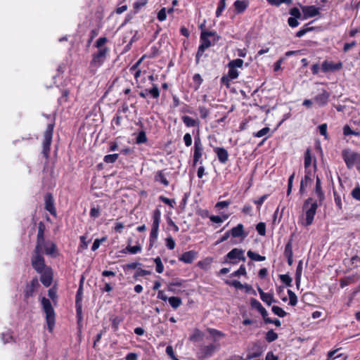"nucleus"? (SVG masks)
Instances as JSON below:
<instances>
[{
  "label": "nucleus",
  "mask_w": 360,
  "mask_h": 360,
  "mask_svg": "<svg viewBox=\"0 0 360 360\" xmlns=\"http://www.w3.org/2000/svg\"><path fill=\"white\" fill-rule=\"evenodd\" d=\"M314 193L317 198L316 200L319 201V205H321L323 201L325 199V195L322 191L321 179L319 178L318 176H316V186H315Z\"/></svg>",
  "instance_id": "bb28decb"
},
{
  "label": "nucleus",
  "mask_w": 360,
  "mask_h": 360,
  "mask_svg": "<svg viewBox=\"0 0 360 360\" xmlns=\"http://www.w3.org/2000/svg\"><path fill=\"white\" fill-rule=\"evenodd\" d=\"M246 275H247L246 268H245V265L242 264V265H240V266L239 267V269L238 270L233 271L231 274V277H238L240 276H246Z\"/></svg>",
  "instance_id": "a18cd8bd"
},
{
  "label": "nucleus",
  "mask_w": 360,
  "mask_h": 360,
  "mask_svg": "<svg viewBox=\"0 0 360 360\" xmlns=\"http://www.w3.org/2000/svg\"><path fill=\"white\" fill-rule=\"evenodd\" d=\"M225 283L236 288V289H243V284H242L238 280H233V281H226Z\"/></svg>",
  "instance_id": "4d7b16f0"
},
{
  "label": "nucleus",
  "mask_w": 360,
  "mask_h": 360,
  "mask_svg": "<svg viewBox=\"0 0 360 360\" xmlns=\"http://www.w3.org/2000/svg\"><path fill=\"white\" fill-rule=\"evenodd\" d=\"M100 207L98 206L97 207H93L91 208L89 215L91 218H98L100 216Z\"/></svg>",
  "instance_id": "774afa93"
},
{
  "label": "nucleus",
  "mask_w": 360,
  "mask_h": 360,
  "mask_svg": "<svg viewBox=\"0 0 360 360\" xmlns=\"http://www.w3.org/2000/svg\"><path fill=\"white\" fill-rule=\"evenodd\" d=\"M148 141L146 132L144 131H141L139 132L136 138V143L137 144H141L145 143Z\"/></svg>",
  "instance_id": "49530a36"
},
{
  "label": "nucleus",
  "mask_w": 360,
  "mask_h": 360,
  "mask_svg": "<svg viewBox=\"0 0 360 360\" xmlns=\"http://www.w3.org/2000/svg\"><path fill=\"white\" fill-rule=\"evenodd\" d=\"M342 158L344 160L347 167L352 169L354 166L356 167L357 165L360 162V153L347 148L342 151Z\"/></svg>",
  "instance_id": "6e6552de"
},
{
  "label": "nucleus",
  "mask_w": 360,
  "mask_h": 360,
  "mask_svg": "<svg viewBox=\"0 0 360 360\" xmlns=\"http://www.w3.org/2000/svg\"><path fill=\"white\" fill-rule=\"evenodd\" d=\"M46 230V226L43 221H39L38 224V231L37 236V244L36 246L44 247L45 245V238L44 232Z\"/></svg>",
  "instance_id": "412c9836"
},
{
  "label": "nucleus",
  "mask_w": 360,
  "mask_h": 360,
  "mask_svg": "<svg viewBox=\"0 0 360 360\" xmlns=\"http://www.w3.org/2000/svg\"><path fill=\"white\" fill-rule=\"evenodd\" d=\"M219 345H215L214 343L209 344L207 345L202 346L199 349V352L198 353V357L202 359L208 358L214 353V352L218 349Z\"/></svg>",
  "instance_id": "ddd939ff"
},
{
  "label": "nucleus",
  "mask_w": 360,
  "mask_h": 360,
  "mask_svg": "<svg viewBox=\"0 0 360 360\" xmlns=\"http://www.w3.org/2000/svg\"><path fill=\"white\" fill-rule=\"evenodd\" d=\"M75 308L77 323L79 324L82 320V303L75 302Z\"/></svg>",
  "instance_id": "a19ab883"
},
{
  "label": "nucleus",
  "mask_w": 360,
  "mask_h": 360,
  "mask_svg": "<svg viewBox=\"0 0 360 360\" xmlns=\"http://www.w3.org/2000/svg\"><path fill=\"white\" fill-rule=\"evenodd\" d=\"M167 300L170 306L174 309H177L182 304L181 299L179 297H170Z\"/></svg>",
  "instance_id": "f704fd0d"
},
{
  "label": "nucleus",
  "mask_w": 360,
  "mask_h": 360,
  "mask_svg": "<svg viewBox=\"0 0 360 360\" xmlns=\"http://www.w3.org/2000/svg\"><path fill=\"white\" fill-rule=\"evenodd\" d=\"M159 200L171 207H174L176 204L174 199H169L164 195H160Z\"/></svg>",
  "instance_id": "052dcab7"
},
{
  "label": "nucleus",
  "mask_w": 360,
  "mask_h": 360,
  "mask_svg": "<svg viewBox=\"0 0 360 360\" xmlns=\"http://www.w3.org/2000/svg\"><path fill=\"white\" fill-rule=\"evenodd\" d=\"M70 95V91L68 89H64L61 91V96L58 98V103L60 105H62L63 103H65L68 102V98Z\"/></svg>",
  "instance_id": "58836bf2"
},
{
  "label": "nucleus",
  "mask_w": 360,
  "mask_h": 360,
  "mask_svg": "<svg viewBox=\"0 0 360 360\" xmlns=\"http://www.w3.org/2000/svg\"><path fill=\"white\" fill-rule=\"evenodd\" d=\"M47 255H50L52 257H56L58 255V249L56 245L51 241H45V245L43 248V250Z\"/></svg>",
  "instance_id": "5701e85b"
},
{
  "label": "nucleus",
  "mask_w": 360,
  "mask_h": 360,
  "mask_svg": "<svg viewBox=\"0 0 360 360\" xmlns=\"http://www.w3.org/2000/svg\"><path fill=\"white\" fill-rule=\"evenodd\" d=\"M226 259H230V262L231 264H237L236 261H232L234 259H238L239 260L245 261V257H244V251L242 249L233 248L226 255Z\"/></svg>",
  "instance_id": "f3484780"
},
{
  "label": "nucleus",
  "mask_w": 360,
  "mask_h": 360,
  "mask_svg": "<svg viewBox=\"0 0 360 360\" xmlns=\"http://www.w3.org/2000/svg\"><path fill=\"white\" fill-rule=\"evenodd\" d=\"M279 278L287 287L292 286V279L288 274H281L279 275Z\"/></svg>",
  "instance_id": "c03bdc74"
},
{
  "label": "nucleus",
  "mask_w": 360,
  "mask_h": 360,
  "mask_svg": "<svg viewBox=\"0 0 360 360\" xmlns=\"http://www.w3.org/2000/svg\"><path fill=\"white\" fill-rule=\"evenodd\" d=\"M270 128L268 127H264L262 129L259 130L257 132L253 134V136L255 137H262L264 136L268 135V136H270Z\"/></svg>",
  "instance_id": "3c124183"
},
{
  "label": "nucleus",
  "mask_w": 360,
  "mask_h": 360,
  "mask_svg": "<svg viewBox=\"0 0 360 360\" xmlns=\"http://www.w3.org/2000/svg\"><path fill=\"white\" fill-rule=\"evenodd\" d=\"M106 240H107V236H103L101 238H96V239H95L94 243H93V245L91 246V250L92 251H96V250L98 249V248L100 247L101 244L103 242H105Z\"/></svg>",
  "instance_id": "603ef678"
},
{
  "label": "nucleus",
  "mask_w": 360,
  "mask_h": 360,
  "mask_svg": "<svg viewBox=\"0 0 360 360\" xmlns=\"http://www.w3.org/2000/svg\"><path fill=\"white\" fill-rule=\"evenodd\" d=\"M207 331L213 338L214 341L226 337V334L221 330L212 328H207Z\"/></svg>",
  "instance_id": "7c9ffc66"
},
{
  "label": "nucleus",
  "mask_w": 360,
  "mask_h": 360,
  "mask_svg": "<svg viewBox=\"0 0 360 360\" xmlns=\"http://www.w3.org/2000/svg\"><path fill=\"white\" fill-rule=\"evenodd\" d=\"M248 6L249 2L246 0H236L233 3L234 11L236 14L243 13Z\"/></svg>",
  "instance_id": "cd10ccee"
},
{
  "label": "nucleus",
  "mask_w": 360,
  "mask_h": 360,
  "mask_svg": "<svg viewBox=\"0 0 360 360\" xmlns=\"http://www.w3.org/2000/svg\"><path fill=\"white\" fill-rule=\"evenodd\" d=\"M181 120L184 124L187 127H199L200 121L198 119H193L188 115H184L181 117Z\"/></svg>",
  "instance_id": "c756f323"
},
{
  "label": "nucleus",
  "mask_w": 360,
  "mask_h": 360,
  "mask_svg": "<svg viewBox=\"0 0 360 360\" xmlns=\"http://www.w3.org/2000/svg\"><path fill=\"white\" fill-rule=\"evenodd\" d=\"M214 152L215 153L218 160L221 164H225L229 160V153L226 149L223 147H215L214 148Z\"/></svg>",
  "instance_id": "4be33fe9"
},
{
  "label": "nucleus",
  "mask_w": 360,
  "mask_h": 360,
  "mask_svg": "<svg viewBox=\"0 0 360 360\" xmlns=\"http://www.w3.org/2000/svg\"><path fill=\"white\" fill-rule=\"evenodd\" d=\"M82 295H83V278L81 279L79 288L76 293L75 302L82 303Z\"/></svg>",
  "instance_id": "ea45409f"
},
{
  "label": "nucleus",
  "mask_w": 360,
  "mask_h": 360,
  "mask_svg": "<svg viewBox=\"0 0 360 360\" xmlns=\"http://www.w3.org/2000/svg\"><path fill=\"white\" fill-rule=\"evenodd\" d=\"M169 172L167 169L158 170L154 173V181L162 185L164 187H167L169 185V181L167 179Z\"/></svg>",
  "instance_id": "2eb2a0df"
},
{
  "label": "nucleus",
  "mask_w": 360,
  "mask_h": 360,
  "mask_svg": "<svg viewBox=\"0 0 360 360\" xmlns=\"http://www.w3.org/2000/svg\"><path fill=\"white\" fill-rule=\"evenodd\" d=\"M220 39L216 32L202 30L200 36V45L195 55V64L198 65L201 58L203 56L205 49L214 45Z\"/></svg>",
  "instance_id": "f03ea898"
},
{
  "label": "nucleus",
  "mask_w": 360,
  "mask_h": 360,
  "mask_svg": "<svg viewBox=\"0 0 360 360\" xmlns=\"http://www.w3.org/2000/svg\"><path fill=\"white\" fill-rule=\"evenodd\" d=\"M319 205V201L313 198H309L304 201L303 205V210L306 214L304 226H308L313 223L316 210Z\"/></svg>",
  "instance_id": "20e7f679"
},
{
  "label": "nucleus",
  "mask_w": 360,
  "mask_h": 360,
  "mask_svg": "<svg viewBox=\"0 0 360 360\" xmlns=\"http://www.w3.org/2000/svg\"><path fill=\"white\" fill-rule=\"evenodd\" d=\"M122 316H114L110 318L112 329L114 332H117L119 329L120 324L123 321Z\"/></svg>",
  "instance_id": "72a5a7b5"
},
{
  "label": "nucleus",
  "mask_w": 360,
  "mask_h": 360,
  "mask_svg": "<svg viewBox=\"0 0 360 360\" xmlns=\"http://www.w3.org/2000/svg\"><path fill=\"white\" fill-rule=\"evenodd\" d=\"M184 282H185L184 280H179L169 283L168 285V290L174 293H179L180 290H173V287L181 286Z\"/></svg>",
  "instance_id": "79ce46f5"
},
{
  "label": "nucleus",
  "mask_w": 360,
  "mask_h": 360,
  "mask_svg": "<svg viewBox=\"0 0 360 360\" xmlns=\"http://www.w3.org/2000/svg\"><path fill=\"white\" fill-rule=\"evenodd\" d=\"M43 248L44 247L35 246L31 257L32 266L37 273H42V271L48 267L45 264V259L42 255Z\"/></svg>",
  "instance_id": "39448f33"
},
{
  "label": "nucleus",
  "mask_w": 360,
  "mask_h": 360,
  "mask_svg": "<svg viewBox=\"0 0 360 360\" xmlns=\"http://www.w3.org/2000/svg\"><path fill=\"white\" fill-rule=\"evenodd\" d=\"M139 95L142 98H146L148 95L153 99H158L160 97V91L158 84H152L150 89H145L139 93Z\"/></svg>",
  "instance_id": "4468645a"
},
{
  "label": "nucleus",
  "mask_w": 360,
  "mask_h": 360,
  "mask_svg": "<svg viewBox=\"0 0 360 360\" xmlns=\"http://www.w3.org/2000/svg\"><path fill=\"white\" fill-rule=\"evenodd\" d=\"M41 304L42 309L46 315L48 330L50 333H52L56 323V313L54 309L52 307L51 301L45 297L41 298Z\"/></svg>",
  "instance_id": "7ed1b4c3"
},
{
  "label": "nucleus",
  "mask_w": 360,
  "mask_h": 360,
  "mask_svg": "<svg viewBox=\"0 0 360 360\" xmlns=\"http://www.w3.org/2000/svg\"><path fill=\"white\" fill-rule=\"evenodd\" d=\"M264 349V347L262 345V343L259 341L255 342L248 350L246 356L247 359L260 357Z\"/></svg>",
  "instance_id": "f8f14e48"
},
{
  "label": "nucleus",
  "mask_w": 360,
  "mask_h": 360,
  "mask_svg": "<svg viewBox=\"0 0 360 360\" xmlns=\"http://www.w3.org/2000/svg\"><path fill=\"white\" fill-rule=\"evenodd\" d=\"M127 250L129 251V253L135 255V254H137L138 252H141V247L139 245H136L134 246L127 245Z\"/></svg>",
  "instance_id": "0e129e2a"
},
{
  "label": "nucleus",
  "mask_w": 360,
  "mask_h": 360,
  "mask_svg": "<svg viewBox=\"0 0 360 360\" xmlns=\"http://www.w3.org/2000/svg\"><path fill=\"white\" fill-rule=\"evenodd\" d=\"M243 63L244 62L242 59L237 58V59L231 60L228 64L234 68H241L243 67Z\"/></svg>",
  "instance_id": "e2e57ef3"
},
{
  "label": "nucleus",
  "mask_w": 360,
  "mask_h": 360,
  "mask_svg": "<svg viewBox=\"0 0 360 360\" xmlns=\"http://www.w3.org/2000/svg\"><path fill=\"white\" fill-rule=\"evenodd\" d=\"M257 233L262 236L266 235V224L264 222H259L256 225Z\"/></svg>",
  "instance_id": "13d9d810"
},
{
  "label": "nucleus",
  "mask_w": 360,
  "mask_h": 360,
  "mask_svg": "<svg viewBox=\"0 0 360 360\" xmlns=\"http://www.w3.org/2000/svg\"><path fill=\"white\" fill-rule=\"evenodd\" d=\"M284 256L285 257H293L292 239L290 238L285 245Z\"/></svg>",
  "instance_id": "c9c22d12"
},
{
  "label": "nucleus",
  "mask_w": 360,
  "mask_h": 360,
  "mask_svg": "<svg viewBox=\"0 0 360 360\" xmlns=\"http://www.w3.org/2000/svg\"><path fill=\"white\" fill-rule=\"evenodd\" d=\"M301 8L304 19L313 18L319 14V8L315 6H303Z\"/></svg>",
  "instance_id": "aec40b11"
},
{
  "label": "nucleus",
  "mask_w": 360,
  "mask_h": 360,
  "mask_svg": "<svg viewBox=\"0 0 360 360\" xmlns=\"http://www.w3.org/2000/svg\"><path fill=\"white\" fill-rule=\"evenodd\" d=\"M338 70V63L326 60L321 64V71L324 73L334 72Z\"/></svg>",
  "instance_id": "393cba45"
},
{
  "label": "nucleus",
  "mask_w": 360,
  "mask_h": 360,
  "mask_svg": "<svg viewBox=\"0 0 360 360\" xmlns=\"http://www.w3.org/2000/svg\"><path fill=\"white\" fill-rule=\"evenodd\" d=\"M278 334L271 329L266 333L265 340L267 342L270 343L278 339Z\"/></svg>",
  "instance_id": "4c0bfd02"
},
{
  "label": "nucleus",
  "mask_w": 360,
  "mask_h": 360,
  "mask_svg": "<svg viewBox=\"0 0 360 360\" xmlns=\"http://www.w3.org/2000/svg\"><path fill=\"white\" fill-rule=\"evenodd\" d=\"M258 292L259 293L261 300L268 306H270L272 302H276L274 299L273 295L268 292H264L262 288H258Z\"/></svg>",
  "instance_id": "c85d7f7f"
},
{
  "label": "nucleus",
  "mask_w": 360,
  "mask_h": 360,
  "mask_svg": "<svg viewBox=\"0 0 360 360\" xmlns=\"http://www.w3.org/2000/svg\"><path fill=\"white\" fill-rule=\"evenodd\" d=\"M330 94L326 91H323L321 93L317 94L314 100V102L319 105V106H323L327 104L328 101Z\"/></svg>",
  "instance_id": "a878e982"
},
{
  "label": "nucleus",
  "mask_w": 360,
  "mask_h": 360,
  "mask_svg": "<svg viewBox=\"0 0 360 360\" xmlns=\"http://www.w3.org/2000/svg\"><path fill=\"white\" fill-rule=\"evenodd\" d=\"M197 257V252L195 250H190L184 252L179 257V260L186 264H191Z\"/></svg>",
  "instance_id": "b1692460"
},
{
  "label": "nucleus",
  "mask_w": 360,
  "mask_h": 360,
  "mask_svg": "<svg viewBox=\"0 0 360 360\" xmlns=\"http://www.w3.org/2000/svg\"><path fill=\"white\" fill-rule=\"evenodd\" d=\"M45 210L48 211L53 217H56V209L55 207L54 199L53 195L47 193L44 195Z\"/></svg>",
  "instance_id": "dca6fc26"
},
{
  "label": "nucleus",
  "mask_w": 360,
  "mask_h": 360,
  "mask_svg": "<svg viewBox=\"0 0 360 360\" xmlns=\"http://www.w3.org/2000/svg\"><path fill=\"white\" fill-rule=\"evenodd\" d=\"M55 123L54 122L50 123L47 125L46 130L44 132V139L42 141V155L45 158V159H49L51 146L52 143L53 134V129H54Z\"/></svg>",
  "instance_id": "0eeeda50"
},
{
  "label": "nucleus",
  "mask_w": 360,
  "mask_h": 360,
  "mask_svg": "<svg viewBox=\"0 0 360 360\" xmlns=\"http://www.w3.org/2000/svg\"><path fill=\"white\" fill-rule=\"evenodd\" d=\"M118 158H119V154H117V153L106 155L103 158V161L107 164L114 163L117 161Z\"/></svg>",
  "instance_id": "37998d69"
},
{
  "label": "nucleus",
  "mask_w": 360,
  "mask_h": 360,
  "mask_svg": "<svg viewBox=\"0 0 360 360\" xmlns=\"http://www.w3.org/2000/svg\"><path fill=\"white\" fill-rule=\"evenodd\" d=\"M39 287V281L37 277L34 278L29 283H27L24 290V300H27L34 296V292Z\"/></svg>",
  "instance_id": "9b49d317"
},
{
  "label": "nucleus",
  "mask_w": 360,
  "mask_h": 360,
  "mask_svg": "<svg viewBox=\"0 0 360 360\" xmlns=\"http://www.w3.org/2000/svg\"><path fill=\"white\" fill-rule=\"evenodd\" d=\"M198 110L202 119H206L210 114V110L205 106H200Z\"/></svg>",
  "instance_id": "69168bd1"
},
{
  "label": "nucleus",
  "mask_w": 360,
  "mask_h": 360,
  "mask_svg": "<svg viewBox=\"0 0 360 360\" xmlns=\"http://www.w3.org/2000/svg\"><path fill=\"white\" fill-rule=\"evenodd\" d=\"M226 8V0H219L217 11H216V16L219 17L221 15V13L224 11Z\"/></svg>",
  "instance_id": "6e6d98bb"
},
{
  "label": "nucleus",
  "mask_w": 360,
  "mask_h": 360,
  "mask_svg": "<svg viewBox=\"0 0 360 360\" xmlns=\"http://www.w3.org/2000/svg\"><path fill=\"white\" fill-rule=\"evenodd\" d=\"M228 68H229V71H228V74L226 75H228V77L233 79H237L238 77L239 72L236 70V68H232V66H231L229 64H228Z\"/></svg>",
  "instance_id": "8fccbe9b"
},
{
  "label": "nucleus",
  "mask_w": 360,
  "mask_h": 360,
  "mask_svg": "<svg viewBox=\"0 0 360 360\" xmlns=\"http://www.w3.org/2000/svg\"><path fill=\"white\" fill-rule=\"evenodd\" d=\"M157 18L159 21L162 22L167 18V11L165 8H162L158 13Z\"/></svg>",
  "instance_id": "338daca9"
},
{
  "label": "nucleus",
  "mask_w": 360,
  "mask_h": 360,
  "mask_svg": "<svg viewBox=\"0 0 360 360\" xmlns=\"http://www.w3.org/2000/svg\"><path fill=\"white\" fill-rule=\"evenodd\" d=\"M273 313L279 317H285L287 315V313L280 307L278 306H273L271 308Z\"/></svg>",
  "instance_id": "864d4df0"
},
{
  "label": "nucleus",
  "mask_w": 360,
  "mask_h": 360,
  "mask_svg": "<svg viewBox=\"0 0 360 360\" xmlns=\"http://www.w3.org/2000/svg\"><path fill=\"white\" fill-rule=\"evenodd\" d=\"M228 231L230 236H231L233 238H241L243 240L248 236V233L245 231L244 226L242 224H238Z\"/></svg>",
  "instance_id": "6ab92c4d"
},
{
  "label": "nucleus",
  "mask_w": 360,
  "mask_h": 360,
  "mask_svg": "<svg viewBox=\"0 0 360 360\" xmlns=\"http://www.w3.org/2000/svg\"><path fill=\"white\" fill-rule=\"evenodd\" d=\"M153 223L149 237V246L153 247L158 240L159 226L161 220V212L158 208L153 210L152 214Z\"/></svg>",
  "instance_id": "423d86ee"
},
{
  "label": "nucleus",
  "mask_w": 360,
  "mask_h": 360,
  "mask_svg": "<svg viewBox=\"0 0 360 360\" xmlns=\"http://www.w3.org/2000/svg\"><path fill=\"white\" fill-rule=\"evenodd\" d=\"M203 151L204 148L201 142L199 134L198 133V135L194 137V147L192 162V166L193 167H196L198 165H202Z\"/></svg>",
  "instance_id": "1a4fd4ad"
},
{
  "label": "nucleus",
  "mask_w": 360,
  "mask_h": 360,
  "mask_svg": "<svg viewBox=\"0 0 360 360\" xmlns=\"http://www.w3.org/2000/svg\"><path fill=\"white\" fill-rule=\"evenodd\" d=\"M154 262L156 265L155 270L158 273L161 274L164 271V266L162 262L161 258L160 257H157L154 259Z\"/></svg>",
  "instance_id": "5fc2aeb1"
},
{
  "label": "nucleus",
  "mask_w": 360,
  "mask_h": 360,
  "mask_svg": "<svg viewBox=\"0 0 360 360\" xmlns=\"http://www.w3.org/2000/svg\"><path fill=\"white\" fill-rule=\"evenodd\" d=\"M41 274L40 281L45 287H49L53 281V272L51 267H47Z\"/></svg>",
  "instance_id": "a211bd4d"
},
{
  "label": "nucleus",
  "mask_w": 360,
  "mask_h": 360,
  "mask_svg": "<svg viewBox=\"0 0 360 360\" xmlns=\"http://www.w3.org/2000/svg\"><path fill=\"white\" fill-rule=\"evenodd\" d=\"M288 296H289V304L290 306L295 307L297 304V295L291 290H288Z\"/></svg>",
  "instance_id": "de8ad7c7"
},
{
  "label": "nucleus",
  "mask_w": 360,
  "mask_h": 360,
  "mask_svg": "<svg viewBox=\"0 0 360 360\" xmlns=\"http://www.w3.org/2000/svg\"><path fill=\"white\" fill-rule=\"evenodd\" d=\"M247 255L248 257H250L252 260L254 261L262 262L266 259V257L264 256H262L258 253L252 252V250H248L247 252Z\"/></svg>",
  "instance_id": "e433bc0d"
},
{
  "label": "nucleus",
  "mask_w": 360,
  "mask_h": 360,
  "mask_svg": "<svg viewBox=\"0 0 360 360\" xmlns=\"http://www.w3.org/2000/svg\"><path fill=\"white\" fill-rule=\"evenodd\" d=\"M147 57L146 54L143 55L130 68L129 72L131 73L134 72L135 70L139 69V66L143 60Z\"/></svg>",
  "instance_id": "bf43d9fd"
},
{
  "label": "nucleus",
  "mask_w": 360,
  "mask_h": 360,
  "mask_svg": "<svg viewBox=\"0 0 360 360\" xmlns=\"http://www.w3.org/2000/svg\"><path fill=\"white\" fill-rule=\"evenodd\" d=\"M108 41L106 37H101L94 44L97 51L91 55L89 68V71L92 75H95L98 69L103 65L110 53V48L105 46Z\"/></svg>",
  "instance_id": "f257e3e1"
},
{
  "label": "nucleus",
  "mask_w": 360,
  "mask_h": 360,
  "mask_svg": "<svg viewBox=\"0 0 360 360\" xmlns=\"http://www.w3.org/2000/svg\"><path fill=\"white\" fill-rule=\"evenodd\" d=\"M312 156L311 153V149L307 148L304 153V169H313Z\"/></svg>",
  "instance_id": "2f4dec72"
},
{
  "label": "nucleus",
  "mask_w": 360,
  "mask_h": 360,
  "mask_svg": "<svg viewBox=\"0 0 360 360\" xmlns=\"http://www.w3.org/2000/svg\"><path fill=\"white\" fill-rule=\"evenodd\" d=\"M302 265H303L302 260H300L298 262V264L297 266V268H296L295 276V283H296V285L297 288H299V286L300 285V282H301V277H302V268H303Z\"/></svg>",
  "instance_id": "473e14b6"
},
{
  "label": "nucleus",
  "mask_w": 360,
  "mask_h": 360,
  "mask_svg": "<svg viewBox=\"0 0 360 360\" xmlns=\"http://www.w3.org/2000/svg\"><path fill=\"white\" fill-rule=\"evenodd\" d=\"M314 30L313 27H307V25H305L303 28L300 30L295 34L297 37H302L304 36L306 33L311 31Z\"/></svg>",
  "instance_id": "680f3d73"
},
{
  "label": "nucleus",
  "mask_w": 360,
  "mask_h": 360,
  "mask_svg": "<svg viewBox=\"0 0 360 360\" xmlns=\"http://www.w3.org/2000/svg\"><path fill=\"white\" fill-rule=\"evenodd\" d=\"M316 170V160L314 159L313 169H304V176L300 182V193L303 194L305 188L310 186L314 179Z\"/></svg>",
  "instance_id": "9d476101"
},
{
  "label": "nucleus",
  "mask_w": 360,
  "mask_h": 360,
  "mask_svg": "<svg viewBox=\"0 0 360 360\" xmlns=\"http://www.w3.org/2000/svg\"><path fill=\"white\" fill-rule=\"evenodd\" d=\"M193 81L195 84V90H198L203 82V79H202L201 75L198 73H196L193 75Z\"/></svg>",
  "instance_id": "09e8293b"
}]
</instances>
